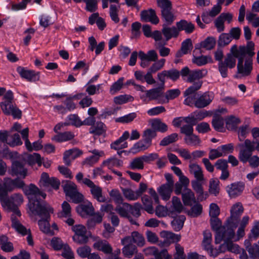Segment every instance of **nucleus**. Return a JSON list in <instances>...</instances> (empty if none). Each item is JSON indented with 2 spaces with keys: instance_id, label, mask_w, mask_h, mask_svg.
<instances>
[{
  "instance_id": "f257e3e1",
  "label": "nucleus",
  "mask_w": 259,
  "mask_h": 259,
  "mask_svg": "<svg viewBox=\"0 0 259 259\" xmlns=\"http://www.w3.org/2000/svg\"><path fill=\"white\" fill-rule=\"evenodd\" d=\"M254 44L252 41H249L246 46H241L240 54L235 53L237 57V77L242 78L250 75L253 69L252 57L255 54L254 52Z\"/></svg>"
},
{
  "instance_id": "f03ea898",
  "label": "nucleus",
  "mask_w": 259,
  "mask_h": 259,
  "mask_svg": "<svg viewBox=\"0 0 259 259\" xmlns=\"http://www.w3.org/2000/svg\"><path fill=\"white\" fill-rule=\"evenodd\" d=\"M25 194L29 199L28 207L31 212L36 211L40 215L48 214L52 211V207L46 202L38 200L39 189L34 184H31L22 188Z\"/></svg>"
},
{
  "instance_id": "7ed1b4c3",
  "label": "nucleus",
  "mask_w": 259,
  "mask_h": 259,
  "mask_svg": "<svg viewBox=\"0 0 259 259\" xmlns=\"http://www.w3.org/2000/svg\"><path fill=\"white\" fill-rule=\"evenodd\" d=\"M255 143L246 139L243 143H239L237 147L239 148L238 157L243 163L249 162L250 165L254 168L259 166V157L257 156H251L252 152L255 150Z\"/></svg>"
},
{
  "instance_id": "20e7f679",
  "label": "nucleus",
  "mask_w": 259,
  "mask_h": 259,
  "mask_svg": "<svg viewBox=\"0 0 259 259\" xmlns=\"http://www.w3.org/2000/svg\"><path fill=\"white\" fill-rule=\"evenodd\" d=\"M0 107L5 115H12L14 118H21L22 112L17 107L11 91H7L4 95L3 101L0 103Z\"/></svg>"
},
{
  "instance_id": "39448f33",
  "label": "nucleus",
  "mask_w": 259,
  "mask_h": 259,
  "mask_svg": "<svg viewBox=\"0 0 259 259\" xmlns=\"http://www.w3.org/2000/svg\"><path fill=\"white\" fill-rule=\"evenodd\" d=\"M207 73V71L205 69L191 71L186 81L188 82L194 83L185 91L184 94L185 97L193 94L201 88L202 81L200 80V79L205 76Z\"/></svg>"
},
{
  "instance_id": "423d86ee",
  "label": "nucleus",
  "mask_w": 259,
  "mask_h": 259,
  "mask_svg": "<svg viewBox=\"0 0 259 259\" xmlns=\"http://www.w3.org/2000/svg\"><path fill=\"white\" fill-rule=\"evenodd\" d=\"M184 104L191 106L193 104L198 108H203L210 104L213 99V94L209 92L199 96L196 92L186 96Z\"/></svg>"
},
{
  "instance_id": "0eeeda50",
  "label": "nucleus",
  "mask_w": 259,
  "mask_h": 259,
  "mask_svg": "<svg viewBox=\"0 0 259 259\" xmlns=\"http://www.w3.org/2000/svg\"><path fill=\"white\" fill-rule=\"evenodd\" d=\"M236 51L237 54H240V46L238 48L236 45L233 46L230 49V53L227 54L224 61L219 63V70L224 78L228 75V68L232 69L236 66V59L237 58L234 53Z\"/></svg>"
},
{
  "instance_id": "6e6552de",
  "label": "nucleus",
  "mask_w": 259,
  "mask_h": 259,
  "mask_svg": "<svg viewBox=\"0 0 259 259\" xmlns=\"http://www.w3.org/2000/svg\"><path fill=\"white\" fill-rule=\"evenodd\" d=\"M62 187L66 196H68L75 203H79L83 199V195L78 192L76 185L69 180H64L62 182Z\"/></svg>"
},
{
  "instance_id": "1a4fd4ad",
  "label": "nucleus",
  "mask_w": 259,
  "mask_h": 259,
  "mask_svg": "<svg viewBox=\"0 0 259 259\" xmlns=\"http://www.w3.org/2000/svg\"><path fill=\"white\" fill-rule=\"evenodd\" d=\"M157 4L161 9L163 24H172L176 19V16L172 11V4L169 0H158Z\"/></svg>"
},
{
  "instance_id": "9d476101",
  "label": "nucleus",
  "mask_w": 259,
  "mask_h": 259,
  "mask_svg": "<svg viewBox=\"0 0 259 259\" xmlns=\"http://www.w3.org/2000/svg\"><path fill=\"white\" fill-rule=\"evenodd\" d=\"M236 227V226L235 225V223L227 221V224L226 226L221 227L216 233L215 243L219 244L222 240L227 241L233 239L235 236V232L233 228Z\"/></svg>"
},
{
  "instance_id": "9b49d317",
  "label": "nucleus",
  "mask_w": 259,
  "mask_h": 259,
  "mask_svg": "<svg viewBox=\"0 0 259 259\" xmlns=\"http://www.w3.org/2000/svg\"><path fill=\"white\" fill-rule=\"evenodd\" d=\"M9 202L7 204V206H5L4 209L8 212H12V215H14L16 217H20L21 215V212L18 208L23 202V197L21 194L15 193L12 195L10 197H8Z\"/></svg>"
},
{
  "instance_id": "f8f14e48",
  "label": "nucleus",
  "mask_w": 259,
  "mask_h": 259,
  "mask_svg": "<svg viewBox=\"0 0 259 259\" xmlns=\"http://www.w3.org/2000/svg\"><path fill=\"white\" fill-rule=\"evenodd\" d=\"M74 235L72 237L73 241L78 244H84L89 240L86 228L82 225H76L72 227Z\"/></svg>"
},
{
  "instance_id": "ddd939ff",
  "label": "nucleus",
  "mask_w": 259,
  "mask_h": 259,
  "mask_svg": "<svg viewBox=\"0 0 259 259\" xmlns=\"http://www.w3.org/2000/svg\"><path fill=\"white\" fill-rule=\"evenodd\" d=\"M11 219L12 221V227L15 229L16 231L23 235H28L27 237V241L29 245H33V241L32 236L30 233V230H27L18 221L14 215H11Z\"/></svg>"
},
{
  "instance_id": "4468645a",
  "label": "nucleus",
  "mask_w": 259,
  "mask_h": 259,
  "mask_svg": "<svg viewBox=\"0 0 259 259\" xmlns=\"http://www.w3.org/2000/svg\"><path fill=\"white\" fill-rule=\"evenodd\" d=\"M121 244L135 243L139 247L143 246L145 244V240L143 235L138 231H134L131 236H127L121 239Z\"/></svg>"
},
{
  "instance_id": "2eb2a0df",
  "label": "nucleus",
  "mask_w": 259,
  "mask_h": 259,
  "mask_svg": "<svg viewBox=\"0 0 259 259\" xmlns=\"http://www.w3.org/2000/svg\"><path fill=\"white\" fill-rule=\"evenodd\" d=\"M84 185L90 188L94 198L100 202L106 201V198L102 195V190L100 187L96 185L91 180H85Z\"/></svg>"
},
{
  "instance_id": "dca6fc26",
  "label": "nucleus",
  "mask_w": 259,
  "mask_h": 259,
  "mask_svg": "<svg viewBox=\"0 0 259 259\" xmlns=\"http://www.w3.org/2000/svg\"><path fill=\"white\" fill-rule=\"evenodd\" d=\"M180 76V71L176 69L164 70L157 74V77L163 86H164L165 77L168 78L172 81H175L179 78Z\"/></svg>"
},
{
  "instance_id": "f3484780",
  "label": "nucleus",
  "mask_w": 259,
  "mask_h": 259,
  "mask_svg": "<svg viewBox=\"0 0 259 259\" xmlns=\"http://www.w3.org/2000/svg\"><path fill=\"white\" fill-rule=\"evenodd\" d=\"M3 186L7 192H11L15 188H23L25 186L23 181L19 179H12L9 178H5L4 179Z\"/></svg>"
},
{
  "instance_id": "a211bd4d",
  "label": "nucleus",
  "mask_w": 259,
  "mask_h": 259,
  "mask_svg": "<svg viewBox=\"0 0 259 259\" xmlns=\"http://www.w3.org/2000/svg\"><path fill=\"white\" fill-rule=\"evenodd\" d=\"M17 72L21 77L29 81H36L39 80V72H36L31 70L25 69L24 67L19 66L17 68Z\"/></svg>"
},
{
  "instance_id": "6ab92c4d",
  "label": "nucleus",
  "mask_w": 259,
  "mask_h": 259,
  "mask_svg": "<svg viewBox=\"0 0 259 259\" xmlns=\"http://www.w3.org/2000/svg\"><path fill=\"white\" fill-rule=\"evenodd\" d=\"M45 187H52L54 189L57 190L60 186V180L55 177H49L47 172H42L40 180Z\"/></svg>"
},
{
  "instance_id": "aec40b11",
  "label": "nucleus",
  "mask_w": 259,
  "mask_h": 259,
  "mask_svg": "<svg viewBox=\"0 0 259 259\" xmlns=\"http://www.w3.org/2000/svg\"><path fill=\"white\" fill-rule=\"evenodd\" d=\"M140 16L141 20L143 22H150L152 24H157L159 21L155 11L152 9L142 11Z\"/></svg>"
},
{
  "instance_id": "412c9836",
  "label": "nucleus",
  "mask_w": 259,
  "mask_h": 259,
  "mask_svg": "<svg viewBox=\"0 0 259 259\" xmlns=\"http://www.w3.org/2000/svg\"><path fill=\"white\" fill-rule=\"evenodd\" d=\"M32 212L38 215L41 218L38 222L40 230L45 233H49L50 232V224L49 222L50 219V214L53 212V208L52 207L51 211H48V214H42V215L38 214L36 211Z\"/></svg>"
},
{
  "instance_id": "4be33fe9",
  "label": "nucleus",
  "mask_w": 259,
  "mask_h": 259,
  "mask_svg": "<svg viewBox=\"0 0 259 259\" xmlns=\"http://www.w3.org/2000/svg\"><path fill=\"white\" fill-rule=\"evenodd\" d=\"M244 210L243 207L240 202H238L234 204L231 209V216L228 219V222L235 223L237 222L240 215Z\"/></svg>"
},
{
  "instance_id": "5701e85b",
  "label": "nucleus",
  "mask_w": 259,
  "mask_h": 259,
  "mask_svg": "<svg viewBox=\"0 0 259 259\" xmlns=\"http://www.w3.org/2000/svg\"><path fill=\"white\" fill-rule=\"evenodd\" d=\"M244 189V185L241 183H235L227 187V191L229 196L232 197H236L240 195Z\"/></svg>"
},
{
  "instance_id": "b1692460",
  "label": "nucleus",
  "mask_w": 259,
  "mask_h": 259,
  "mask_svg": "<svg viewBox=\"0 0 259 259\" xmlns=\"http://www.w3.org/2000/svg\"><path fill=\"white\" fill-rule=\"evenodd\" d=\"M171 25V24H162L161 32L166 41L169 40L172 37H177L179 34L177 27H168V26Z\"/></svg>"
},
{
  "instance_id": "393cba45",
  "label": "nucleus",
  "mask_w": 259,
  "mask_h": 259,
  "mask_svg": "<svg viewBox=\"0 0 259 259\" xmlns=\"http://www.w3.org/2000/svg\"><path fill=\"white\" fill-rule=\"evenodd\" d=\"M81 151L77 148H73L66 151L63 155V160L65 164L69 166L71 164V161L75 159L77 157L82 154Z\"/></svg>"
},
{
  "instance_id": "a878e982",
  "label": "nucleus",
  "mask_w": 259,
  "mask_h": 259,
  "mask_svg": "<svg viewBox=\"0 0 259 259\" xmlns=\"http://www.w3.org/2000/svg\"><path fill=\"white\" fill-rule=\"evenodd\" d=\"M200 181H194L192 182L193 189L195 190L197 194V199L199 201H203L205 200L208 197L207 192H204L203 190L202 186L199 183Z\"/></svg>"
},
{
  "instance_id": "bb28decb",
  "label": "nucleus",
  "mask_w": 259,
  "mask_h": 259,
  "mask_svg": "<svg viewBox=\"0 0 259 259\" xmlns=\"http://www.w3.org/2000/svg\"><path fill=\"white\" fill-rule=\"evenodd\" d=\"M189 172L193 175L196 181H203L204 180L201 167L196 163H190L189 165Z\"/></svg>"
},
{
  "instance_id": "cd10ccee",
  "label": "nucleus",
  "mask_w": 259,
  "mask_h": 259,
  "mask_svg": "<svg viewBox=\"0 0 259 259\" xmlns=\"http://www.w3.org/2000/svg\"><path fill=\"white\" fill-rule=\"evenodd\" d=\"M176 26L179 32L184 30L188 34L192 33L195 29V26L193 24L185 20H181L180 21L177 22Z\"/></svg>"
},
{
  "instance_id": "c85d7f7f",
  "label": "nucleus",
  "mask_w": 259,
  "mask_h": 259,
  "mask_svg": "<svg viewBox=\"0 0 259 259\" xmlns=\"http://www.w3.org/2000/svg\"><path fill=\"white\" fill-rule=\"evenodd\" d=\"M93 247L98 250L102 251L106 254L110 253L112 251L111 245L105 240L96 241L94 243Z\"/></svg>"
},
{
  "instance_id": "c756f323",
  "label": "nucleus",
  "mask_w": 259,
  "mask_h": 259,
  "mask_svg": "<svg viewBox=\"0 0 259 259\" xmlns=\"http://www.w3.org/2000/svg\"><path fill=\"white\" fill-rule=\"evenodd\" d=\"M184 207L181 202L180 198L176 196H174L172 198V205L169 207L168 211L170 214L174 213H181Z\"/></svg>"
},
{
  "instance_id": "7c9ffc66",
  "label": "nucleus",
  "mask_w": 259,
  "mask_h": 259,
  "mask_svg": "<svg viewBox=\"0 0 259 259\" xmlns=\"http://www.w3.org/2000/svg\"><path fill=\"white\" fill-rule=\"evenodd\" d=\"M173 189L174 187L163 184L158 189V192L162 199L167 201L169 199Z\"/></svg>"
},
{
  "instance_id": "2f4dec72",
  "label": "nucleus",
  "mask_w": 259,
  "mask_h": 259,
  "mask_svg": "<svg viewBox=\"0 0 259 259\" xmlns=\"http://www.w3.org/2000/svg\"><path fill=\"white\" fill-rule=\"evenodd\" d=\"M163 90L164 86L161 84V86L158 88L146 91V97L150 100H156L162 95Z\"/></svg>"
},
{
  "instance_id": "473e14b6",
  "label": "nucleus",
  "mask_w": 259,
  "mask_h": 259,
  "mask_svg": "<svg viewBox=\"0 0 259 259\" xmlns=\"http://www.w3.org/2000/svg\"><path fill=\"white\" fill-rule=\"evenodd\" d=\"M183 201L185 205L192 206L196 202L194 193L190 189L182 194Z\"/></svg>"
},
{
  "instance_id": "72a5a7b5",
  "label": "nucleus",
  "mask_w": 259,
  "mask_h": 259,
  "mask_svg": "<svg viewBox=\"0 0 259 259\" xmlns=\"http://www.w3.org/2000/svg\"><path fill=\"white\" fill-rule=\"evenodd\" d=\"M12 170L16 175H20L25 178L27 174V169L24 168V165L20 161H16L13 162Z\"/></svg>"
},
{
  "instance_id": "f704fd0d",
  "label": "nucleus",
  "mask_w": 259,
  "mask_h": 259,
  "mask_svg": "<svg viewBox=\"0 0 259 259\" xmlns=\"http://www.w3.org/2000/svg\"><path fill=\"white\" fill-rule=\"evenodd\" d=\"M122 248V253L124 256L131 258L135 254H137L138 249L136 245L130 243H126Z\"/></svg>"
},
{
  "instance_id": "c9c22d12",
  "label": "nucleus",
  "mask_w": 259,
  "mask_h": 259,
  "mask_svg": "<svg viewBox=\"0 0 259 259\" xmlns=\"http://www.w3.org/2000/svg\"><path fill=\"white\" fill-rule=\"evenodd\" d=\"M74 134L71 132H65L60 133L55 136L52 140L58 142L67 141L73 139L74 137Z\"/></svg>"
},
{
  "instance_id": "e433bc0d",
  "label": "nucleus",
  "mask_w": 259,
  "mask_h": 259,
  "mask_svg": "<svg viewBox=\"0 0 259 259\" xmlns=\"http://www.w3.org/2000/svg\"><path fill=\"white\" fill-rule=\"evenodd\" d=\"M139 57L141 60H147V61H156L158 59V55L155 50L149 51L147 54L142 51L139 52Z\"/></svg>"
},
{
  "instance_id": "4c0bfd02",
  "label": "nucleus",
  "mask_w": 259,
  "mask_h": 259,
  "mask_svg": "<svg viewBox=\"0 0 259 259\" xmlns=\"http://www.w3.org/2000/svg\"><path fill=\"white\" fill-rule=\"evenodd\" d=\"M153 130L158 131L162 133L166 132L168 130L166 124L162 122L160 119H153L150 121Z\"/></svg>"
},
{
  "instance_id": "58836bf2",
  "label": "nucleus",
  "mask_w": 259,
  "mask_h": 259,
  "mask_svg": "<svg viewBox=\"0 0 259 259\" xmlns=\"http://www.w3.org/2000/svg\"><path fill=\"white\" fill-rule=\"evenodd\" d=\"M106 125L105 124L101 121H98L96 123L92 126L90 128V133L91 134H95L97 135H101L105 133Z\"/></svg>"
},
{
  "instance_id": "ea45409f",
  "label": "nucleus",
  "mask_w": 259,
  "mask_h": 259,
  "mask_svg": "<svg viewBox=\"0 0 259 259\" xmlns=\"http://www.w3.org/2000/svg\"><path fill=\"white\" fill-rule=\"evenodd\" d=\"M102 165L107 166L109 169H113V167H121L122 165V161L116 158L112 157L104 160L102 163Z\"/></svg>"
},
{
  "instance_id": "a19ab883",
  "label": "nucleus",
  "mask_w": 259,
  "mask_h": 259,
  "mask_svg": "<svg viewBox=\"0 0 259 259\" xmlns=\"http://www.w3.org/2000/svg\"><path fill=\"white\" fill-rule=\"evenodd\" d=\"M42 158L40 155L38 153H34L32 154H29L26 158V161L30 165H33L37 163L39 166L42 164Z\"/></svg>"
},
{
  "instance_id": "79ce46f5",
  "label": "nucleus",
  "mask_w": 259,
  "mask_h": 259,
  "mask_svg": "<svg viewBox=\"0 0 259 259\" xmlns=\"http://www.w3.org/2000/svg\"><path fill=\"white\" fill-rule=\"evenodd\" d=\"M151 145L147 143V142L143 140H140L134 144L133 148L131 149L133 153H137L140 151H143L148 149Z\"/></svg>"
},
{
  "instance_id": "37998d69",
  "label": "nucleus",
  "mask_w": 259,
  "mask_h": 259,
  "mask_svg": "<svg viewBox=\"0 0 259 259\" xmlns=\"http://www.w3.org/2000/svg\"><path fill=\"white\" fill-rule=\"evenodd\" d=\"M185 220V217L183 215L175 218L171 222L173 229L176 231H179L181 230L184 226Z\"/></svg>"
},
{
  "instance_id": "c03bdc74",
  "label": "nucleus",
  "mask_w": 259,
  "mask_h": 259,
  "mask_svg": "<svg viewBox=\"0 0 259 259\" xmlns=\"http://www.w3.org/2000/svg\"><path fill=\"white\" fill-rule=\"evenodd\" d=\"M212 59L209 56H194L192 59V62L199 66L204 65L208 63H212Z\"/></svg>"
},
{
  "instance_id": "a18cd8bd",
  "label": "nucleus",
  "mask_w": 259,
  "mask_h": 259,
  "mask_svg": "<svg viewBox=\"0 0 259 259\" xmlns=\"http://www.w3.org/2000/svg\"><path fill=\"white\" fill-rule=\"evenodd\" d=\"M93 154V155L85 159V163L89 164H93L98 161L99 158L104 155V153L102 151H98V150L94 149L93 151H90Z\"/></svg>"
},
{
  "instance_id": "49530a36",
  "label": "nucleus",
  "mask_w": 259,
  "mask_h": 259,
  "mask_svg": "<svg viewBox=\"0 0 259 259\" xmlns=\"http://www.w3.org/2000/svg\"><path fill=\"white\" fill-rule=\"evenodd\" d=\"M240 122L239 118L234 116H230L226 119V127L229 130H234Z\"/></svg>"
},
{
  "instance_id": "de8ad7c7",
  "label": "nucleus",
  "mask_w": 259,
  "mask_h": 259,
  "mask_svg": "<svg viewBox=\"0 0 259 259\" xmlns=\"http://www.w3.org/2000/svg\"><path fill=\"white\" fill-rule=\"evenodd\" d=\"M7 144L13 147L21 145L22 144V142L21 140L19 134L18 133L9 134Z\"/></svg>"
},
{
  "instance_id": "09e8293b",
  "label": "nucleus",
  "mask_w": 259,
  "mask_h": 259,
  "mask_svg": "<svg viewBox=\"0 0 259 259\" xmlns=\"http://www.w3.org/2000/svg\"><path fill=\"white\" fill-rule=\"evenodd\" d=\"M78 212L92 215L94 213V207L92 204H83L79 205L76 208Z\"/></svg>"
},
{
  "instance_id": "8fccbe9b",
  "label": "nucleus",
  "mask_w": 259,
  "mask_h": 259,
  "mask_svg": "<svg viewBox=\"0 0 259 259\" xmlns=\"http://www.w3.org/2000/svg\"><path fill=\"white\" fill-rule=\"evenodd\" d=\"M209 192L217 196L220 192L219 181L217 179H211L209 183Z\"/></svg>"
},
{
  "instance_id": "3c124183",
  "label": "nucleus",
  "mask_w": 259,
  "mask_h": 259,
  "mask_svg": "<svg viewBox=\"0 0 259 259\" xmlns=\"http://www.w3.org/2000/svg\"><path fill=\"white\" fill-rule=\"evenodd\" d=\"M185 143L188 145L197 146L199 145L201 140L199 137L193 134L186 136L184 138Z\"/></svg>"
},
{
  "instance_id": "603ef678",
  "label": "nucleus",
  "mask_w": 259,
  "mask_h": 259,
  "mask_svg": "<svg viewBox=\"0 0 259 259\" xmlns=\"http://www.w3.org/2000/svg\"><path fill=\"white\" fill-rule=\"evenodd\" d=\"M129 208H131V205L127 203H123L122 206H116L115 210L122 217L126 218L128 215Z\"/></svg>"
},
{
  "instance_id": "864d4df0",
  "label": "nucleus",
  "mask_w": 259,
  "mask_h": 259,
  "mask_svg": "<svg viewBox=\"0 0 259 259\" xmlns=\"http://www.w3.org/2000/svg\"><path fill=\"white\" fill-rule=\"evenodd\" d=\"M178 140V135L177 133H173L164 137L160 142L159 145L161 146H166L170 144L176 142Z\"/></svg>"
},
{
  "instance_id": "5fc2aeb1",
  "label": "nucleus",
  "mask_w": 259,
  "mask_h": 259,
  "mask_svg": "<svg viewBox=\"0 0 259 259\" xmlns=\"http://www.w3.org/2000/svg\"><path fill=\"white\" fill-rule=\"evenodd\" d=\"M122 192L125 198L128 200H136L139 198L137 192L131 189L122 188Z\"/></svg>"
},
{
  "instance_id": "6e6d98bb",
  "label": "nucleus",
  "mask_w": 259,
  "mask_h": 259,
  "mask_svg": "<svg viewBox=\"0 0 259 259\" xmlns=\"http://www.w3.org/2000/svg\"><path fill=\"white\" fill-rule=\"evenodd\" d=\"M156 132L153 129L148 128L144 131L143 135V140L151 145L152 140L156 136Z\"/></svg>"
},
{
  "instance_id": "4d7b16f0",
  "label": "nucleus",
  "mask_w": 259,
  "mask_h": 259,
  "mask_svg": "<svg viewBox=\"0 0 259 259\" xmlns=\"http://www.w3.org/2000/svg\"><path fill=\"white\" fill-rule=\"evenodd\" d=\"M215 39L212 37H208L200 43V47L207 50L212 49L215 45Z\"/></svg>"
},
{
  "instance_id": "13d9d810",
  "label": "nucleus",
  "mask_w": 259,
  "mask_h": 259,
  "mask_svg": "<svg viewBox=\"0 0 259 259\" xmlns=\"http://www.w3.org/2000/svg\"><path fill=\"white\" fill-rule=\"evenodd\" d=\"M161 235L165 238L170 242L179 241L181 239V236L174 234L172 232L164 231L161 233Z\"/></svg>"
},
{
  "instance_id": "bf43d9fd",
  "label": "nucleus",
  "mask_w": 259,
  "mask_h": 259,
  "mask_svg": "<svg viewBox=\"0 0 259 259\" xmlns=\"http://www.w3.org/2000/svg\"><path fill=\"white\" fill-rule=\"evenodd\" d=\"M212 124L216 131L219 132L222 131L224 125L223 118L220 116H213L212 120Z\"/></svg>"
},
{
  "instance_id": "052dcab7",
  "label": "nucleus",
  "mask_w": 259,
  "mask_h": 259,
  "mask_svg": "<svg viewBox=\"0 0 259 259\" xmlns=\"http://www.w3.org/2000/svg\"><path fill=\"white\" fill-rule=\"evenodd\" d=\"M62 211L59 214L60 218H67L71 216V208L68 202L64 201L62 204Z\"/></svg>"
},
{
  "instance_id": "680f3d73",
  "label": "nucleus",
  "mask_w": 259,
  "mask_h": 259,
  "mask_svg": "<svg viewBox=\"0 0 259 259\" xmlns=\"http://www.w3.org/2000/svg\"><path fill=\"white\" fill-rule=\"evenodd\" d=\"M232 40V37L228 33H222L219 37L218 44L219 46L224 47L228 45Z\"/></svg>"
},
{
  "instance_id": "e2e57ef3",
  "label": "nucleus",
  "mask_w": 259,
  "mask_h": 259,
  "mask_svg": "<svg viewBox=\"0 0 259 259\" xmlns=\"http://www.w3.org/2000/svg\"><path fill=\"white\" fill-rule=\"evenodd\" d=\"M142 201L144 206V209L149 213L153 212V208L152 201L148 195H144L142 197Z\"/></svg>"
},
{
  "instance_id": "0e129e2a",
  "label": "nucleus",
  "mask_w": 259,
  "mask_h": 259,
  "mask_svg": "<svg viewBox=\"0 0 259 259\" xmlns=\"http://www.w3.org/2000/svg\"><path fill=\"white\" fill-rule=\"evenodd\" d=\"M180 94L181 91L179 89H171L165 92L164 97L167 100L166 102H168L169 100L177 98Z\"/></svg>"
},
{
  "instance_id": "69168bd1",
  "label": "nucleus",
  "mask_w": 259,
  "mask_h": 259,
  "mask_svg": "<svg viewBox=\"0 0 259 259\" xmlns=\"http://www.w3.org/2000/svg\"><path fill=\"white\" fill-rule=\"evenodd\" d=\"M202 211V206L198 203H196L188 211V214L192 217H197L199 215Z\"/></svg>"
},
{
  "instance_id": "338daca9",
  "label": "nucleus",
  "mask_w": 259,
  "mask_h": 259,
  "mask_svg": "<svg viewBox=\"0 0 259 259\" xmlns=\"http://www.w3.org/2000/svg\"><path fill=\"white\" fill-rule=\"evenodd\" d=\"M130 167L132 169H143L144 162L141 156L134 158L130 163Z\"/></svg>"
},
{
  "instance_id": "774afa93",
  "label": "nucleus",
  "mask_w": 259,
  "mask_h": 259,
  "mask_svg": "<svg viewBox=\"0 0 259 259\" xmlns=\"http://www.w3.org/2000/svg\"><path fill=\"white\" fill-rule=\"evenodd\" d=\"M252 259H259V245L254 244L247 250Z\"/></svg>"
}]
</instances>
